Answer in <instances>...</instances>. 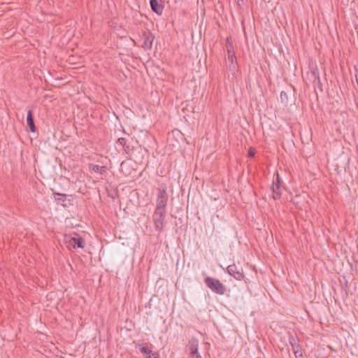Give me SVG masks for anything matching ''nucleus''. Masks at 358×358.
<instances>
[{
  "label": "nucleus",
  "mask_w": 358,
  "mask_h": 358,
  "mask_svg": "<svg viewBox=\"0 0 358 358\" xmlns=\"http://www.w3.org/2000/svg\"><path fill=\"white\" fill-rule=\"evenodd\" d=\"M206 286L214 293L219 295H224L227 291L226 287L220 280L207 276L204 279Z\"/></svg>",
  "instance_id": "nucleus-1"
},
{
  "label": "nucleus",
  "mask_w": 358,
  "mask_h": 358,
  "mask_svg": "<svg viewBox=\"0 0 358 358\" xmlns=\"http://www.w3.org/2000/svg\"><path fill=\"white\" fill-rule=\"evenodd\" d=\"M64 240L70 249L83 248L85 245V239L76 233L65 236Z\"/></svg>",
  "instance_id": "nucleus-2"
},
{
  "label": "nucleus",
  "mask_w": 358,
  "mask_h": 358,
  "mask_svg": "<svg viewBox=\"0 0 358 358\" xmlns=\"http://www.w3.org/2000/svg\"><path fill=\"white\" fill-rule=\"evenodd\" d=\"M199 341L197 338H192L186 346V350L189 352V358H200L199 352Z\"/></svg>",
  "instance_id": "nucleus-3"
},
{
  "label": "nucleus",
  "mask_w": 358,
  "mask_h": 358,
  "mask_svg": "<svg viewBox=\"0 0 358 358\" xmlns=\"http://www.w3.org/2000/svg\"><path fill=\"white\" fill-rule=\"evenodd\" d=\"M169 196L165 189H159L155 210L166 212Z\"/></svg>",
  "instance_id": "nucleus-4"
},
{
  "label": "nucleus",
  "mask_w": 358,
  "mask_h": 358,
  "mask_svg": "<svg viewBox=\"0 0 358 358\" xmlns=\"http://www.w3.org/2000/svg\"><path fill=\"white\" fill-rule=\"evenodd\" d=\"M166 217V212L155 210L152 219L156 231L159 233L162 231Z\"/></svg>",
  "instance_id": "nucleus-5"
},
{
  "label": "nucleus",
  "mask_w": 358,
  "mask_h": 358,
  "mask_svg": "<svg viewBox=\"0 0 358 358\" xmlns=\"http://www.w3.org/2000/svg\"><path fill=\"white\" fill-rule=\"evenodd\" d=\"M227 271L230 275L238 280H241L244 278L243 268L239 265L235 264L229 265L227 266Z\"/></svg>",
  "instance_id": "nucleus-6"
},
{
  "label": "nucleus",
  "mask_w": 358,
  "mask_h": 358,
  "mask_svg": "<svg viewBox=\"0 0 358 358\" xmlns=\"http://www.w3.org/2000/svg\"><path fill=\"white\" fill-rule=\"evenodd\" d=\"M270 189L273 193L272 197L274 200H278L280 199L282 195L281 191V179L278 173H276V179L273 181L272 185H271Z\"/></svg>",
  "instance_id": "nucleus-7"
},
{
  "label": "nucleus",
  "mask_w": 358,
  "mask_h": 358,
  "mask_svg": "<svg viewBox=\"0 0 358 358\" xmlns=\"http://www.w3.org/2000/svg\"><path fill=\"white\" fill-rule=\"evenodd\" d=\"M290 345L294 353L296 358H303L302 348L301 345L296 341L293 336L289 337Z\"/></svg>",
  "instance_id": "nucleus-8"
},
{
  "label": "nucleus",
  "mask_w": 358,
  "mask_h": 358,
  "mask_svg": "<svg viewBox=\"0 0 358 358\" xmlns=\"http://www.w3.org/2000/svg\"><path fill=\"white\" fill-rule=\"evenodd\" d=\"M143 43L142 47L146 49H151L155 36L150 31H144L143 33Z\"/></svg>",
  "instance_id": "nucleus-9"
},
{
  "label": "nucleus",
  "mask_w": 358,
  "mask_h": 358,
  "mask_svg": "<svg viewBox=\"0 0 358 358\" xmlns=\"http://www.w3.org/2000/svg\"><path fill=\"white\" fill-rule=\"evenodd\" d=\"M226 42H227V52H228V59L231 62V64L233 65V67L234 68L235 66L234 65V59H236V55H235V52L234 51L233 43L229 37H227Z\"/></svg>",
  "instance_id": "nucleus-10"
},
{
  "label": "nucleus",
  "mask_w": 358,
  "mask_h": 358,
  "mask_svg": "<svg viewBox=\"0 0 358 358\" xmlns=\"http://www.w3.org/2000/svg\"><path fill=\"white\" fill-rule=\"evenodd\" d=\"M150 5L153 12L157 15H162L164 8L163 3H160L158 0H150Z\"/></svg>",
  "instance_id": "nucleus-11"
},
{
  "label": "nucleus",
  "mask_w": 358,
  "mask_h": 358,
  "mask_svg": "<svg viewBox=\"0 0 358 358\" xmlns=\"http://www.w3.org/2000/svg\"><path fill=\"white\" fill-rule=\"evenodd\" d=\"M27 124L29 128L30 131L35 132L36 131V127L34 124L32 110H29L27 112Z\"/></svg>",
  "instance_id": "nucleus-12"
},
{
  "label": "nucleus",
  "mask_w": 358,
  "mask_h": 358,
  "mask_svg": "<svg viewBox=\"0 0 358 358\" xmlns=\"http://www.w3.org/2000/svg\"><path fill=\"white\" fill-rule=\"evenodd\" d=\"M55 200L57 202V204H61L63 206H67V204L65 203V201H66L67 194H62L59 192H53L52 193Z\"/></svg>",
  "instance_id": "nucleus-13"
},
{
  "label": "nucleus",
  "mask_w": 358,
  "mask_h": 358,
  "mask_svg": "<svg viewBox=\"0 0 358 358\" xmlns=\"http://www.w3.org/2000/svg\"><path fill=\"white\" fill-rule=\"evenodd\" d=\"M311 75L313 78V84L315 86H317L320 91H322V83L320 81V76H319V72L317 71V70H314L311 72Z\"/></svg>",
  "instance_id": "nucleus-14"
},
{
  "label": "nucleus",
  "mask_w": 358,
  "mask_h": 358,
  "mask_svg": "<svg viewBox=\"0 0 358 358\" xmlns=\"http://www.w3.org/2000/svg\"><path fill=\"white\" fill-rule=\"evenodd\" d=\"M89 167L92 171H94L95 173H99L101 175L104 174L107 170L106 166H99L97 164H90Z\"/></svg>",
  "instance_id": "nucleus-15"
},
{
  "label": "nucleus",
  "mask_w": 358,
  "mask_h": 358,
  "mask_svg": "<svg viewBox=\"0 0 358 358\" xmlns=\"http://www.w3.org/2000/svg\"><path fill=\"white\" fill-rule=\"evenodd\" d=\"M127 141V139L125 138H119L117 140V143L122 146L125 154L129 155L131 149Z\"/></svg>",
  "instance_id": "nucleus-16"
},
{
  "label": "nucleus",
  "mask_w": 358,
  "mask_h": 358,
  "mask_svg": "<svg viewBox=\"0 0 358 358\" xmlns=\"http://www.w3.org/2000/svg\"><path fill=\"white\" fill-rule=\"evenodd\" d=\"M139 350L140 352L145 356V358L146 356L149 355L152 352V350L145 346L141 347Z\"/></svg>",
  "instance_id": "nucleus-17"
},
{
  "label": "nucleus",
  "mask_w": 358,
  "mask_h": 358,
  "mask_svg": "<svg viewBox=\"0 0 358 358\" xmlns=\"http://www.w3.org/2000/svg\"><path fill=\"white\" fill-rule=\"evenodd\" d=\"M146 358H159V354L157 352H151L149 355L146 356Z\"/></svg>",
  "instance_id": "nucleus-18"
},
{
  "label": "nucleus",
  "mask_w": 358,
  "mask_h": 358,
  "mask_svg": "<svg viewBox=\"0 0 358 358\" xmlns=\"http://www.w3.org/2000/svg\"><path fill=\"white\" fill-rule=\"evenodd\" d=\"M248 157H255V150H252V149H251V148H250V149L249 150V151H248Z\"/></svg>",
  "instance_id": "nucleus-19"
},
{
  "label": "nucleus",
  "mask_w": 358,
  "mask_h": 358,
  "mask_svg": "<svg viewBox=\"0 0 358 358\" xmlns=\"http://www.w3.org/2000/svg\"><path fill=\"white\" fill-rule=\"evenodd\" d=\"M234 1L236 2V3H237L238 6V7H240V8H241V7L243 5V3H244V1H243V0H234Z\"/></svg>",
  "instance_id": "nucleus-20"
},
{
  "label": "nucleus",
  "mask_w": 358,
  "mask_h": 358,
  "mask_svg": "<svg viewBox=\"0 0 358 358\" xmlns=\"http://www.w3.org/2000/svg\"><path fill=\"white\" fill-rule=\"evenodd\" d=\"M199 34L201 35V24L199 26Z\"/></svg>",
  "instance_id": "nucleus-21"
},
{
  "label": "nucleus",
  "mask_w": 358,
  "mask_h": 358,
  "mask_svg": "<svg viewBox=\"0 0 358 358\" xmlns=\"http://www.w3.org/2000/svg\"><path fill=\"white\" fill-rule=\"evenodd\" d=\"M257 358H260V357H257Z\"/></svg>",
  "instance_id": "nucleus-22"
}]
</instances>
